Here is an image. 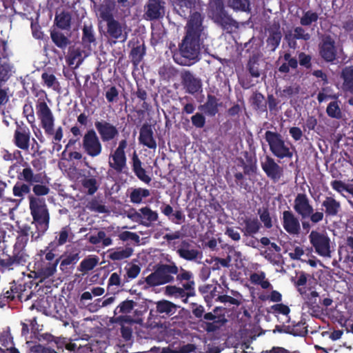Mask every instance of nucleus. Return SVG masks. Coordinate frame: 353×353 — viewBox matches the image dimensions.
Masks as SVG:
<instances>
[{
    "label": "nucleus",
    "instance_id": "nucleus-16",
    "mask_svg": "<svg viewBox=\"0 0 353 353\" xmlns=\"http://www.w3.org/2000/svg\"><path fill=\"white\" fill-rule=\"evenodd\" d=\"M181 78L184 86L189 93L194 94L201 90L202 83L201 79L195 77L190 72L185 71L183 72Z\"/></svg>",
    "mask_w": 353,
    "mask_h": 353
},
{
    "label": "nucleus",
    "instance_id": "nucleus-37",
    "mask_svg": "<svg viewBox=\"0 0 353 353\" xmlns=\"http://www.w3.org/2000/svg\"><path fill=\"white\" fill-rule=\"evenodd\" d=\"M51 38L53 41V42L61 48H65L68 43L69 41L68 39L63 35L61 32H51Z\"/></svg>",
    "mask_w": 353,
    "mask_h": 353
},
{
    "label": "nucleus",
    "instance_id": "nucleus-40",
    "mask_svg": "<svg viewBox=\"0 0 353 353\" xmlns=\"http://www.w3.org/2000/svg\"><path fill=\"white\" fill-rule=\"evenodd\" d=\"M70 15L65 12L59 14L55 19L57 25L62 29L69 27L70 24Z\"/></svg>",
    "mask_w": 353,
    "mask_h": 353
},
{
    "label": "nucleus",
    "instance_id": "nucleus-63",
    "mask_svg": "<svg viewBox=\"0 0 353 353\" xmlns=\"http://www.w3.org/2000/svg\"><path fill=\"white\" fill-rule=\"evenodd\" d=\"M225 234L228 235L234 241H239L241 239L240 234L238 231L233 228H228L225 231Z\"/></svg>",
    "mask_w": 353,
    "mask_h": 353
},
{
    "label": "nucleus",
    "instance_id": "nucleus-12",
    "mask_svg": "<svg viewBox=\"0 0 353 353\" xmlns=\"http://www.w3.org/2000/svg\"><path fill=\"white\" fill-rule=\"evenodd\" d=\"M294 209L303 219L309 217L313 212V208L307 196L299 194L294 201Z\"/></svg>",
    "mask_w": 353,
    "mask_h": 353
},
{
    "label": "nucleus",
    "instance_id": "nucleus-1",
    "mask_svg": "<svg viewBox=\"0 0 353 353\" xmlns=\"http://www.w3.org/2000/svg\"><path fill=\"white\" fill-rule=\"evenodd\" d=\"M201 31V16L194 13L188 21L186 36L180 48L181 60L179 63L190 65L199 60Z\"/></svg>",
    "mask_w": 353,
    "mask_h": 353
},
{
    "label": "nucleus",
    "instance_id": "nucleus-25",
    "mask_svg": "<svg viewBox=\"0 0 353 353\" xmlns=\"http://www.w3.org/2000/svg\"><path fill=\"white\" fill-rule=\"evenodd\" d=\"M99 258L94 255H90L84 259L80 263L78 270L83 274L93 270L99 263Z\"/></svg>",
    "mask_w": 353,
    "mask_h": 353
},
{
    "label": "nucleus",
    "instance_id": "nucleus-11",
    "mask_svg": "<svg viewBox=\"0 0 353 353\" xmlns=\"http://www.w3.org/2000/svg\"><path fill=\"white\" fill-rule=\"evenodd\" d=\"M94 125L104 142L111 141L119 135L117 128L107 121H97Z\"/></svg>",
    "mask_w": 353,
    "mask_h": 353
},
{
    "label": "nucleus",
    "instance_id": "nucleus-57",
    "mask_svg": "<svg viewBox=\"0 0 353 353\" xmlns=\"http://www.w3.org/2000/svg\"><path fill=\"white\" fill-rule=\"evenodd\" d=\"M272 310L276 313L284 315H287L290 312V308L283 304H276L272 306Z\"/></svg>",
    "mask_w": 353,
    "mask_h": 353
},
{
    "label": "nucleus",
    "instance_id": "nucleus-18",
    "mask_svg": "<svg viewBox=\"0 0 353 353\" xmlns=\"http://www.w3.org/2000/svg\"><path fill=\"white\" fill-rule=\"evenodd\" d=\"M164 3L161 0H149L145 15L150 19H158L164 14Z\"/></svg>",
    "mask_w": 353,
    "mask_h": 353
},
{
    "label": "nucleus",
    "instance_id": "nucleus-31",
    "mask_svg": "<svg viewBox=\"0 0 353 353\" xmlns=\"http://www.w3.org/2000/svg\"><path fill=\"white\" fill-rule=\"evenodd\" d=\"M252 283L260 285L262 288L268 289L271 287L270 283L266 279L264 272H258L252 274L250 276Z\"/></svg>",
    "mask_w": 353,
    "mask_h": 353
},
{
    "label": "nucleus",
    "instance_id": "nucleus-46",
    "mask_svg": "<svg viewBox=\"0 0 353 353\" xmlns=\"http://www.w3.org/2000/svg\"><path fill=\"white\" fill-rule=\"evenodd\" d=\"M327 114L332 118H340L341 116V112L337 102L330 103L327 108Z\"/></svg>",
    "mask_w": 353,
    "mask_h": 353
},
{
    "label": "nucleus",
    "instance_id": "nucleus-47",
    "mask_svg": "<svg viewBox=\"0 0 353 353\" xmlns=\"http://www.w3.org/2000/svg\"><path fill=\"white\" fill-rule=\"evenodd\" d=\"M140 212L141 213L142 219H145L150 222L157 220V213L147 207L141 208Z\"/></svg>",
    "mask_w": 353,
    "mask_h": 353
},
{
    "label": "nucleus",
    "instance_id": "nucleus-48",
    "mask_svg": "<svg viewBox=\"0 0 353 353\" xmlns=\"http://www.w3.org/2000/svg\"><path fill=\"white\" fill-rule=\"evenodd\" d=\"M261 221L263 223L265 227L270 228L272 226V219L270 216V214L266 209L260 210L259 211Z\"/></svg>",
    "mask_w": 353,
    "mask_h": 353
},
{
    "label": "nucleus",
    "instance_id": "nucleus-22",
    "mask_svg": "<svg viewBox=\"0 0 353 353\" xmlns=\"http://www.w3.org/2000/svg\"><path fill=\"white\" fill-rule=\"evenodd\" d=\"M327 216H336L341 210V203L333 197L327 196L322 202Z\"/></svg>",
    "mask_w": 353,
    "mask_h": 353
},
{
    "label": "nucleus",
    "instance_id": "nucleus-36",
    "mask_svg": "<svg viewBox=\"0 0 353 353\" xmlns=\"http://www.w3.org/2000/svg\"><path fill=\"white\" fill-rule=\"evenodd\" d=\"M82 40L84 44L90 48V45H94L95 38L93 34L92 27L91 26H84L83 29Z\"/></svg>",
    "mask_w": 353,
    "mask_h": 353
},
{
    "label": "nucleus",
    "instance_id": "nucleus-43",
    "mask_svg": "<svg viewBox=\"0 0 353 353\" xmlns=\"http://www.w3.org/2000/svg\"><path fill=\"white\" fill-rule=\"evenodd\" d=\"M134 305L135 303L134 301H125L116 308L114 313H129L134 308Z\"/></svg>",
    "mask_w": 353,
    "mask_h": 353
},
{
    "label": "nucleus",
    "instance_id": "nucleus-32",
    "mask_svg": "<svg viewBox=\"0 0 353 353\" xmlns=\"http://www.w3.org/2000/svg\"><path fill=\"white\" fill-rule=\"evenodd\" d=\"M176 306L172 302L167 300H162L157 303V312L161 314H170Z\"/></svg>",
    "mask_w": 353,
    "mask_h": 353
},
{
    "label": "nucleus",
    "instance_id": "nucleus-9",
    "mask_svg": "<svg viewBox=\"0 0 353 353\" xmlns=\"http://www.w3.org/2000/svg\"><path fill=\"white\" fill-rule=\"evenodd\" d=\"M127 146V141L122 140L119 142L118 148L110 154L109 165L117 172H122L126 167V157L125 148Z\"/></svg>",
    "mask_w": 353,
    "mask_h": 353
},
{
    "label": "nucleus",
    "instance_id": "nucleus-60",
    "mask_svg": "<svg viewBox=\"0 0 353 353\" xmlns=\"http://www.w3.org/2000/svg\"><path fill=\"white\" fill-rule=\"evenodd\" d=\"M331 186L334 190H335L336 191H337L338 192H339L341 194L343 193V192L346 191V189H347L346 184H345L344 183H343L341 181H337V180L333 181L331 183Z\"/></svg>",
    "mask_w": 353,
    "mask_h": 353
},
{
    "label": "nucleus",
    "instance_id": "nucleus-62",
    "mask_svg": "<svg viewBox=\"0 0 353 353\" xmlns=\"http://www.w3.org/2000/svg\"><path fill=\"white\" fill-rule=\"evenodd\" d=\"M289 132L295 141H299L303 136V132L299 128L292 127L290 128Z\"/></svg>",
    "mask_w": 353,
    "mask_h": 353
},
{
    "label": "nucleus",
    "instance_id": "nucleus-10",
    "mask_svg": "<svg viewBox=\"0 0 353 353\" xmlns=\"http://www.w3.org/2000/svg\"><path fill=\"white\" fill-rule=\"evenodd\" d=\"M105 36L109 39L125 41L128 38L126 26L121 25L116 20H109L107 23V32Z\"/></svg>",
    "mask_w": 353,
    "mask_h": 353
},
{
    "label": "nucleus",
    "instance_id": "nucleus-61",
    "mask_svg": "<svg viewBox=\"0 0 353 353\" xmlns=\"http://www.w3.org/2000/svg\"><path fill=\"white\" fill-rule=\"evenodd\" d=\"M281 35L280 32L274 33L270 37L268 38V41L272 45L273 48H275L280 43Z\"/></svg>",
    "mask_w": 353,
    "mask_h": 353
},
{
    "label": "nucleus",
    "instance_id": "nucleus-56",
    "mask_svg": "<svg viewBox=\"0 0 353 353\" xmlns=\"http://www.w3.org/2000/svg\"><path fill=\"white\" fill-rule=\"evenodd\" d=\"M118 91L115 87H111L105 92V97L109 102L115 101L118 97Z\"/></svg>",
    "mask_w": 353,
    "mask_h": 353
},
{
    "label": "nucleus",
    "instance_id": "nucleus-64",
    "mask_svg": "<svg viewBox=\"0 0 353 353\" xmlns=\"http://www.w3.org/2000/svg\"><path fill=\"white\" fill-rule=\"evenodd\" d=\"M310 221L314 223H317L322 221L324 217V213L323 212H312L311 214H310Z\"/></svg>",
    "mask_w": 353,
    "mask_h": 353
},
{
    "label": "nucleus",
    "instance_id": "nucleus-27",
    "mask_svg": "<svg viewBox=\"0 0 353 353\" xmlns=\"http://www.w3.org/2000/svg\"><path fill=\"white\" fill-rule=\"evenodd\" d=\"M24 239L19 238L14 245V256L13 259L14 262L21 263L26 260L27 255L23 252L26 244V239Z\"/></svg>",
    "mask_w": 353,
    "mask_h": 353
},
{
    "label": "nucleus",
    "instance_id": "nucleus-44",
    "mask_svg": "<svg viewBox=\"0 0 353 353\" xmlns=\"http://www.w3.org/2000/svg\"><path fill=\"white\" fill-rule=\"evenodd\" d=\"M83 186L89 194H92L97 190V181L94 178H85L82 181Z\"/></svg>",
    "mask_w": 353,
    "mask_h": 353
},
{
    "label": "nucleus",
    "instance_id": "nucleus-7",
    "mask_svg": "<svg viewBox=\"0 0 353 353\" xmlns=\"http://www.w3.org/2000/svg\"><path fill=\"white\" fill-rule=\"evenodd\" d=\"M166 296L175 299H183V302H188V298L194 295V282H186L182 287L176 285H167L164 290Z\"/></svg>",
    "mask_w": 353,
    "mask_h": 353
},
{
    "label": "nucleus",
    "instance_id": "nucleus-42",
    "mask_svg": "<svg viewBox=\"0 0 353 353\" xmlns=\"http://www.w3.org/2000/svg\"><path fill=\"white\" fill-rule=\"evenodd\" d=\"M81 52L78 50L70 51L67 59L68 64L70 65H74L75 68L79 66L81 63Z\"/></svg>",
    "mask_w": 353,
    "mask_h": 353
},
{
    "label": "nucleus",
    "instance_id": "nucleus-39",
    "mask_svg": "<svg viewBox=\"0 0 353 353\" xmlns=\"http://www.w3.org/2000/svg\"><path fill=\"white\" fill-rule=\"evenodd\" d=\"M59 261L57 260L53 263H48L46 266L43 267L40 270V275L43 279H47L52 276L57 271V266Z\"/></svg>",
    "mask_w": 353,
    "mask_h": 353
},
{
    "label": "nucleus",
    "instance_id": "nucleus-35",
    "mask_svg": "<svg viewBox=\"0 0 353 353\" xmlns=\"http://www.w3.org/2000/svg\"><path fill=\"white\" fill-rule=\"evenodd\" d=\"M41 79L44 83V85L48 88L56 90L59 85L57 78L52 73L43 72L41 75Z\"/></svg>",
    "mask_w": 353,
    "mask_h": 353
},
{
    "label": "nucleus",
    "instance_id": "nucleus-51",
    "mask_svg": "<svg viewBox=\"0 0 353 353\" xmlns=\"http://www.w3.org/2000/svg\"><path fill=\"white\" fill-rule=\"evenodd\" d=\"M192 124L196 128H203L205 125V119L204 116H203L200 113H196L193 115L191 118Z\"/></svg>",
    "mask_w": 353,
    "mask_h": 353
},
{
    "label": "nucleus",
    "instance_id": "nucleus-3",
    "mask_svg": "<svg viewBox=\"0 0 353 353\" xmlns=\"http://www.w3.org/2000/svg\"><path fill=\"white\" fill-rule=\"evenodd\" d=\"M265 139L269 145L270 151L275 157L279 159L292 157V145L290 143L285 141L280 134L267 131L265 134Z\"/></svg>",
    "mask_w": 353,
    "mask_h": 353
},
{
    "label": "nucleus",
    "instance_id": "nucleus-30",
    "mask_svg": "<svg viewBox=\"0 0 353 353\" xmlns=\"http://www.w3.org/2000/svg\"><path fill=\"white\" fill-rule=\"evenodd\" d=\"M89 241L92 244L102 243L103 246H109L112 243V239L106 236V234L103 231H99L97 234L90 236Z\"/></svg>",
    "mask_w": 353,
    "mask_h": 353
},
{
    "label": "nucleus",
    "instance_id": "nucleus-38",
    "mask_svg": "<svg viewBox=\"0 0 353 353\" xmlns=\"http://www.w3.org/2000/svg\"><path fill=\"white\" fill-rule=\"evenodd\" d=\"M30 191V188L26 183H16L12 189L13 194L15 196L23 199L24 196L28 194Z\"/></svg>",
    "mask_w": 353,
    "mask_h": 353
},
{
    "label": "nucleus",
    "instance_id": "nucleus-45",
    "mask_svg": "<svg viewBox=\"0 0 353 353\" xmlns=\"http://www.w3.org/2000/svg\"><path fill=\"white\" fill-rule=\"evenodd\" d=\"M230 6L234 10L245 11L249 8V0H230Z\"/></svg>",
    "mask_w": 353,
    "mask_h": 353
},
{
    "label": "nucleus",
    "instance_id": "nucleus-19",
    "mask_svg": "<svg viewBox=\"0 0 353 353\" xmlns=\"http://www.w3.org/2000/svg\"><path fill=\"white\" fill-rule=\"evenodd\" d=\"M19 178L30 184H34L43 183L46 179V176L43 173L35 174L30 168L28 167L22 170Z\"/></svg>",
    "mask_w": 353,
    "mask_h": 353
},
{
    "label": "nucleus",
    "instance_id": "nucleus-26",
    "mask_svg": "<svg viewBox=\"0 0 353 353\" xmlns=\"http://www.w3.org/2000/svg\"><path fill=\"white\" fill-rule=\"evenodd\" d=\"M133 252L131 248H119L109 251V258L113 261H119L130 257Z\"/></svg>",
    "mask_w": 353,
    "mask_h": 353
},
{
    "label": "nucleus",
    "instance_id": "nucleus-52",
    "mask_svg": "<svg viewBox=\"0 0 353 353\" xmlns=\"http://www.w3.org/2000/svg\"><path fill=\"white\" fill-rule=\"evenodd\" d=\"M97 14L103 20L107 21V23L109 20H114L111 17L110 10L105 6H101L99 8Z\"/></svg>",
    "mask_w": 353,
    "mask_h": 353
},
{
    "label": "nucleus",
    "instance_id": "nucleus-21",
    "mask_svg": "<svg viewBox=\"0 0 353 353\" xmlns=\"http://www.w3.org/2000/svg\"><path fill=\"white\" fill-rule=\"evenodd\" d=\"M139 141L151 149L157 148V143L153 137V132L149 125H143L140 130Z\"/></svg>",
    "mask_w": 353,
    "mask_h": 353
},
{
    "label": "nucleus",
    "instance_id": "nucleus-58",
    "mask_svg": "<svg viewBox=\"0 0 353 353\" xmlns=\"http://www.w3.org/2000/svg\"><path fill=\"white\" fill-rule=\"evenodd\" d=\"M310 37V34L305 32L303 28L298 27L294 29V38L308 40Z\"/></svg>",
    "mask_w": 353,
    "mask_h": 353
},
{
    "label": "nucleus",
    "instance_id": "nucleus-54",
    "mask_svg": "<svg viewBox=\"0 0 353 353\" xmlns=\"http://www.w3.org/2000/svg\"><path fill=\"white\" fill-rule=\"evenodd\" d=\"M11 68L8 65L0 66V82L6 81L10 77Z\"/></svg>",
    "mask_w": 353,
    "mask_h": 353
},
{
    "label": "nucleus",
    "instance_id": "nucleus-14",
    "mask_svg": "<svg viewBox=\"0 0 353 353\" xmlns=\"http://www.w3.org/2000/svg\"><path fill=\"white\" fill-rule=\"evenodd\" d=\"M212 16L215 22L225 26L230 23V18L223 11L222 0L213 1L210 3Z\"/></svg>",
    "mask_w": 353,
    "mask_h": 353
},
{
    "label": "nucleus",
    "instance_id": "nucleus-23",
    "mask_svg": "<svg viewBox=\"0 0 353 353\" xmlns=\"http://www.w3.org/2000/svg\"><path fill=\"white\" fill-rule=\"evenodd\" d=\"M190 245L188 241H182L180 248L178 249L177 252L179 256L186 260H194L197 258L199 252L198 250L191 249Z\"/></svg>",
    "mask_w": 353,
    "mask_h": 353
},
{
    "label": "nucleus",
    "instance_id": "nucleus-50",
    "mask_svg": "<svg viewBox=\"0 0 353 353\" xmlns=\"http://www.w3.org/2000/svg\"><path fill=\"white\" fill-rule=\"evenodd\" d=\"M119 236V239L122 241H127L130 239L135 241L136 243H139L140 241L139 235H137L136 233L128 231L121 232Z\"/></svg>",
    "mask_w": 353,
    "mask_h": 353
},
{
    "label": "nucleus",
    "instance_id": "nucleus-24",
    "mask_svg": "<svg viewBox=\"0 0 353 353\" xmlns=\"http://www.w3.org/2000/svg\"><path fill=\"white\" fill-rule=\"evenodd\" d=\"M132 163L133 170L135 172L137 176L142 181L148 183L151 179L146 174L145 170L141 166V162L136 154H133Z\"/></svg>",
    "mask_w": 353,
    "mask_h": 353
},
{
    "label": "nucleus",
    "instance_id": "nucleus-53",
    "mask_svg": "<svg viewBox=\"0 0 353 353\" xmlns=\"http://www.w3.org/2000/svg\"><path fill=\"white\" fill-rule=\"evenodd\" d=\"M126 270L128 276L131 279H134L139 275L140 268L137 265L132 264L126 268Z\"/></svg>",
    "mask_w": 353,
    "mask_h": 353
},
{
    "label": "nucleus",
    "instance_id": "nucleus-4",
    "mask_svg": "<svg viewBox=\"0 0 353 353\" xmlns=\"http://www.w3.org/2000/svg\"><path fill=\"white\" fill-rule=\"evenodd\" d=\"M179 272L174 265H163L145 279L146 283L152 286L163 285L174 280V275Z\"/></svg>",
    "mask_w": 353,
    "mask_h": 353
},
{
    "label": "nucleus",
    "instance_id": "nucleus-49",
    "mask_svg": "<svg viewBox=\"0 0 353 353\" xmlns=\"http://www.w3.org/2000/svg\"><path fill=\"white\" fill-rule=\"evenodd\" d=\"M32 191L37 196H44L49 193L50 189L46 185L43 183H37L34 185Z\"/></svg>",
    "mask_w": 353,
    "mask_h": 353
},
{
    "label": "nucleus",
    "instance_id": "nucleus-17",
    "mask_svg": "<svg viewBox=\"0 0 353 353\" xmlns=\"http://www.w3.org/2000/svg\"><path fill=\"white\" fill-rule=\"evenodd\" d=\"M30 137V132L28 128L18 127L14 132V141L17 147L22 150H28Z\"/></svg>",
    "mask_w": 353,
    "mask_h": 353
},
{
    "label": "nucleus",
    "instance_id": "nucleus-5",
    "mask_svg": "<svg viewBox=\"0 0 353 353\" xmlns=\"http://www.w3.org/2000/svg\"><path fill=\"white\" fill-rule=\"evenodd\" d=\"M308 238L319 255L326 258L331 257V241L326 232L312 230Z\"/></svg>",
    "mask_w": 353,
    "mask_h": 353
},
{
    "label": "nucleus",
    "instance_id": "nucleus-6",
    "mask_svg": "<svg viewBox=\"0 0 353 353\" xmlns=\"http://www.w3.org/2000/svg\"><path fill=\"white\" fill-rule=\"evenodd\" d=\"M82 148L85 152L92 157L101 154L102 145L94 130H90L84 134L82 140Z\"/></svg>",
    "mask_w": 353,
    "mask_h": 353
},
{
    "label": "nucleus",
    "instance_id": "nucleus-34",
    "mask_svg": "<svg viewBox=\"0 0 353 353\" xmlns=\"http://www.w3.org/2000/svg\"><path fill=\"white\" fill-rule=\"evenodd\" d=\"M150 195V191L146 189L137 188L134 189L131 194V201L136 203H139L142 201L143 198L148 197Z\"/></svg>",
    "mask_w": 353,
    "mask_h": 353
},
{
    "label": "nucleus",
    "instance_id": "nucleus-15",
    "mask_svg": "<svg viewBox=\"0 0 353 353\" xmlns=\"http://www.w3.org/2000/svg\"><path fill=\"white\" fill-rule=\"evenodd\" d=\"M283 228L291 234H299L301 227L297 217L290 211H284L283 212Z\"/></svg>",
    "mask_w": 353,
    "mask_h": 353
},
{
    "label": "nucleus",
    "instance_id": "nucleus-55",
    "mask_svg": "<svg viewBox=\"0 0 353 353\" xmlns=\"http://www.w3.org/2000/svg\"><path fill=\"white\" fill-rule=\"evenodd\" d=\"M304 252L302 247L296 246L289 253V256L292 259L299 260L303 256Z\"/></svg>",
    "mask_w": 353,
    "mask_h": 353
},
{
    "label": "nucleus",
    "instance_id": "nucleus-59",
    "mask_svg": "<svg viewBox=\"0 0 353 353\" xmlns=\"http://www.w3.org/2000/svg\"><path fill=\"white\" fill-rule=\"evenodd\" d=\"M177 274V280L179 281H186L187 282H194L191 279L192 277V274L188 271H185L184 270H181V272Z\"/></svg>",
    "mask_w": 353,
    "mask_h": 353
},
{
    "label": "nucleus",
    "instance_id": "nucleus-13",
    "mask_svg": "<svg viewBox=\"0 0 353 353\" xmlns=\"http://www.w3.org/2000/svg\"><path fill=\"white\" fill-rule=\"evenodd\" d=\"M262 168L268 177L274 181H279L283 174V169L270 157H266L261 163Z\"/></svg>",
    "mask_w": 353,
    "mask_h": 353
},
{
    "label": "nucleus",
    "instance_id": "nucleus-29",
    "mask_svg": "<svg viewBox=\"0 0 353 353\" xmlns=\"http://www.w3.org/2000/svg\"><path fill=\"white\" fill-rule=\"evenodd\" d=\"M218 103L216 99L212 96H209L207 102L200 107V109L205 114L214 116L218 112Z\"/></svg>",
    "mask_w": 353,
    "mask_h": 353
},
{
    "label": "nucleus",
    "instance_id": "nucleus-33",
    "mask_svg": "<svg viewBox=\"0 0 353 353\" xmlns=\"http://www.w3.org/2000/svg\"><path fill=\"white\" fill-rule=\"evenodd\" d=\"M245 224V226L243 229L245 235H252L259 230L260 223L256 219H248Z\"/></svg>",
    "mask_w": 353,
    "mask_h": 353
},
{
    "label": "nucleus",
    "instance_id": "nucleus-28",
    "mask_svg": "<svg viewBox=\"0 0 353 353\" xmlns=\"http://www.w3.org/2000/svg\"><path fill=\"white\" fill-rule=\"evenodd\" d=\"M341 77L343 79V89L353 91V68L352 67L344 68L342 71Z\"/></svg>",
    "mask_w": 353,
    "mask_h": 353
},
{
    "label": "nucleus",
    "instance_id": "nucleus-20",
    "mask_svg": "<svg viewBox=\"0 0 353 353\" xmlns=\"http://www.w3.org/2000/svg\"><path fill=\"white\" fill-rule=\"evenodd\" d=\"M320 53L322 57L327 61H332L335 59L336 50L334 42L330 37H325L323 39Z\"/></svg>",
    "mask_w": 353,
    "mask_h": 353
},
{
    "label": "nucleus",
    "instance_id": "nucleus-2",
    "mask_svg": "<svg viewBox=\"0 0 353 353\" xmlns=\"http://www.w3.org/2000/svg\"><path fill=\"white\" fill-rule=\"evenodd\" d=\"M28 199L30 214L33 219L32 225L35 228V231H31L30 235L32 239L37 240L49 227L50 214L43 199L33 195L29 196Z\"/></svg>",
    "mask_w": 353,
    "mask_h": 353
},
{
    "label": "nucleus",
    "instance_id": "nucleus-8",
    "mask_svg": "<svg viewBox=\"0 0 353 353\" xmlns=\"http://www.w3.org/2000/svg\"><path fill=\"white\" fill-rule=\"evenodd\" d=\"M37 115L41 120V125L47 134H52L54 130V117L48 105L40 101L37 105Z\"/></svg>",
    "mask_w": 353,
    "mask_h": 353
},
{
    "label": "nucleus",
    "instance_id": "nucleus-41",
    "mask_svg": "<svg viewBox=\"0 0 353 353\" xmlns=\"http://www.w3.org/2000/svg\"><path fill=\"white\" fill-rule=\"evenodd\" d=\"M319 18L318 14L312 11H307L301 19V23L303 26H309L312 23L316 22Z\"/></svg>",
    "mask_w": 353,
    "mask_h": 353
}]
</instances>
